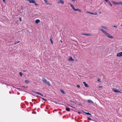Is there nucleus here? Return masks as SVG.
Returning <instances> with one entry per match:
<instances>
[{
  "instance_id": "72a5a7b5",
  "label": "nucleus",
  "mask_w": 122,
  "mask_h": 122,
  "mask_svg": "<svg viewBox=\"0 0 122 122\" xmlns=\"http://www.w3.org/2000/svg\"><path fill=\"white\" fill-rule=\"evenodd\" d=\"M88 119L89 120H91V119L90 117H88Z\"/></svg>"
},
{
  "instance_id": "4c0bfd02",
  "label": "nucleus",
  "mask_w": 122,
  "mask_h": 122,
  "mask_svg": "<svg viewBox=\"0 0 122 122\" xmlns=\"http://www.w3.org/2000/svg\"><path fill=\"white\" fill-rule=\"evenodd\" d=\"M73 2H75V0H71Z\"/></svg>"
},
{
  "instance_id": "79ce46f5",
  "label": "nucleus",
  "mask_w": 122,
  "mask_h": 122,
  "mask_svg": "<svg viewBox=\"0 0 122 122\" xmlns=\"http://www.w3.org/2000/svg\"><path fill=\"white\" fill-rule=\"evenodd\" d=\"M2 0L3 2H4L5 1V0Z\"/></svg>"
},
{
  "instance_id": "473e14b6",
  "label": "nucleus",
  "mask_w": 122,
  "mask_h": 122,
  "mask_svg": "<svg viewBox=\"0 0 122 122\" xmlns=\"http://www.w3.org/2000/svg\"><path fill=\"white\" fill-rule=\"evenodd\" d=\"M97 13H94V14L93 15H96L97 14Z\"/></svg>"
},
{
  "instance_id": "ea45409f",
  "label": "nucleus",
  "mask_w": 122,
  "mask_h": 122,
  "mask_svg": "<svg viewBox=\"0 0 122 122\" xmlns=\"http://www.w3.org/2000/svg\"><path fill=\"white\" fill-rule=\"evenodd\" d=\"M60 42H61V43H62V40H61L60 41Z\"/></svg>"
},
{
  "instance_id": "aec40b11",
  "label": "nucleus",
  "mask_w": 122,
  "mask_h": 122,
  "mask_svg": "<svg viewBox=\"0 0 122 122\" xmlns=\"http://www.w3.org/2000/svg\"><path fill=\"white\" fill-rule=\"evenodd\" d=\"M66 111L68 112L69 111H70V108L68 107L66 109Z\"/></svg>"
},
{
  "instance_id": "a19ab883",
  "label": "nucleus",
  "mask_w": 122,
  "mask_h": 122,
  "mask_svg": "<svg viewBox=\"0 0 122 122\" xmlns=\"http://www.w3.org/2000/svg\"><path fill=\"white\" fill-rule=\"evenodd\" d=\"M99 13L100 14H101V11L100 12H99Z\"/></svg>"
},
{
  "instance_id": "a18cd8bd",
  "label": "nucleus",
  "mask_w": 122,
  "mask_h": 122,
  "mask_svg": "<svg viewBox=\"0 0 122 122\" xmlns=\"http://www.w3.org/2000/svg\"><path fill=\"white\" fill-rule=\"evenodd\" d=\"M23 71L24 72H25V71Z\"/></svg>"
},
{
  "instance_id": "423d86ee",
  "label": "nucleus",
  "mask_w": 122,
  "mask_h": 122,
  "mask_svg": "<svg viewBox=\"0 0 122 122\" xmlns=\"http://www.w3.org/2000/svg\"><path fill=\"white\" fill-rule=\"evenodd\" d=\"M27 1H29L30 3H35V1L34 0H27Z\"/></svg>"
},
{
  "instance_id": "bb28decb",
  "label": "nucleus",
  "mask_w": 122,
  "mask_h": 122,
  "mask_svg": "<svg viewBox=\"0 0 122 122\" xmlns=\"http://www.w3.org/2000/svg\"><path fill=\"white\" fill-rule=\"evenodd\" d=\"M34 3L35 5H36V6H37V5H38L37 4H36V1H35V3Z\"/></svg>"
},
{
  "instance_id": "f03ea898",
  "label": "nucleus",
  "mask_w": 122,
  "mask_h": 122,
  "mask_svg": "<svg viewBox=\"0 0 122 122\" xmlns=\"http://www.w3.org/2000/svg\"><path fill=\"white\" fill-rule=\"evenodd\" d=\"M69 4L71 6V7L72 8V9L74 10L75 11H79V12H81V10L80 9H75L74 6H73V5L71 3H69Z\"/></svg>"
},
{
  "instance_id": "c756f323",
  "label": "nucleus",
  "mask_w": 122,
  "mask_h": 122,
  "mask_svg": "<svg viewBox=\"0 0 122 122\" xmlns=\"http://www.w3.org/2000/svg\"><path fill=\"white\" fill-rule=\"evenodd\" d=\"M113 27L115 28H117V26L116 25H114L113 26Z\"/></svg>"
},
{
  "instance_id": "c03bdc74",
  "label": "nucleus",
  "mask_w": 122,
  "mask_h": 122,
  "mask_svg": "<svg viewBox=\"0 0 122 122\" xmlns=\"http://www.w3.org/2000/svg\"><path fill=\"white\" fill-rule=\"evenodd\" d=\"M9 93H10V94H11V92H9Z\"/></svg>"
},
{
  "instance_id": "f257e3e1",
  "label": "nucleus",
  "mask_w": 122,
  "mask_h": 122,
  "mask_svg": "<svg viewBox=\"0 0 122 122\" xmlns=\"http://www.w3.org/2000/svg\"><path fill=\"white\" fill-rule=\"evenodd\" d=\"M99 30L101 31L105 35L109 38L112 39L113 38V36H111L109 33L104 30L102 29H100Z\"/></svg>"
},
{
  "instance_id": "58836bf2",
  "label": "nucleus",
  "mask_w": 122,
  "mask_h": 122,
  "mask_svg": "<svg viewBox=\"0 0 122 122\" xmlns=\"http://www.w3.org/2000/svg\"><path fill=\"white\" fill-rule=\"evenodd\" d=\"M41 95L42 96H43V95H42V94H41V95Z\"/></svg>"
},
{
  "instance_id": "7ed1b4c3",
  "label": "nucleus",
  "mask_w": 122,
  "mask_h": 122,
  "mask_svg": "<svg viewBox=\"0 0 122 122\" xmlns=\"http://www.w3.org/2000/svg\"><path fill=\"white\" fill-rule=\"evenodd\" d=\"M112 90L114 92H115L116 93L119 92L120 93H122V92H121L119 91L118 90L116 89H115L114 88H112Z\"/></svg>"
},
{
  "instance_id": "a878e982",
  "label": "nucleus",
  "mask_w": 122,
  "mask_h": 122,
  "mask_svg": "<svg viewBox=\"0 0 122 122\" xmlns=\"http://www.w3.org/2000/svg\"><path fill=\"white\" fill-rule=\"evenodd\" d=\"M25 82L26 83L29 82V81L27 80H25Z\"/></svg>"
},
{
  "instance_id": "a211bd4d",
  "label": "nucleus",
  "mask_w": 122,
  "mask_h": 122,
  "mask_svg": "<svg viewBox=\"0 0 122 122\" xmlns=\"http://www.w3.org/2000/svg\"><path fill=\"white\" fill-rule=\"evenodd\" d=\"M34 92L36 94H38L40 95H41V93H39V92Z\"/></svg>"
},
{
  "instance_id": "ddd939ff",
  "label": "nucleus",
  "mask_w": 122,
  "mask_h": 122,
  "mask_svg": "<svg viewBox=\"0 0 122 122\" xmlns=\"http://www.w3.org/2000/svg\"><path fill=\"white\" fill-rule=\"evenodd\" d=\"M40 21V20L39 19H37L35 20V22L36 24L38 23Z\"/></svg>"
},
{
  "instance_id": "4be33fe9",
  "label": "nucleus",
  "mask_w": 122,
  "mask_h": 122,
  "mask_svg": "<svg viewBox=\"0 0 122 122\" xmlns=\"http://www.w3.org/2000/svg\"><path fill=\"white\" fill-rule=\"evenodd\" d=\"M19 74L20 75V76H22L23 75V74L21 72H20L19 73Z\"/></svg>"
},
{
  "instance_id": "37998d69",
  "label": "nucleus",
  "mask_w": 122,
  "mask_h": 122,
  "mask_svg": "<svg viewBox=\"0 0 122 122\" xmlns=\"http://www.w3.org/2000/svg\"><path fill=\"white\" fill-rule=\"evenodd\" d=\"M55 103L56 104H57V103L56 102H55Z\"/></svg>"
},
{
  "instance_id": "dca6fc26",
  "label": "nucleus",
  "mask_w": 122,
  "mask_h": 122,
  "mask_svg": "<svg viewBox=\"0 0 122 122\" xmlns=\"http://www.w3.org/2000/svg\"><path fill=\"white\" fill-rule=\"evenodd\" d=\"M86 13H87L90 14H94V13L92 12H90L89 11H87L86 12Z\"/></svg>"
},
{
  "instance_id": "f704fd0d",
  "label": "nucleus",
  "mask_w": 122,
  "mask_h": 122,
  "mask_svg": "<svg viewBox=\"0 0 122 122\" xmlns=\"http://www.w3.org/2000/svg\"><path fill=\"white\" fill-rule=\"evenodd\" d=\"M70 102H73V103H75V102H74L73 101H71V100H70Z\"/></svg>"
},
{
  "instance_id": "412c9836",
  "label": "nucleus",
  "mask_w": 122,
  "mask_h": 122,
  "mask_svg": "<svg viewBox=\"0 0 122 122\" xmlns=\"http://www.w3.org/2000/svg\"><path fill=\"white\" fill-rule=\"evenodd\" d=\"M109 5L111 6H112V5L110 2L109 1L107 3Z\"/></svg>"
},
{
  "instance_id": "6e6552de",
  "label": "nucleus",
  "mask_w": 122,
  "mask_h": 122,
  "mask_svg": "<svg viewBox=\"0 0 122 122\" xmlns=\"http://www.w3.org/2000/svg\"><path fill=\"white\" fill-rule=\"evenodd\" d=\"M59 1L58 2V3H61L62 4H64V2L62 0H59Z\"/></svg>"
},
{
  "instance_id": "f8f14e48",
  "label": "nucleus",
  "mask_w": 122,
  "mask_h": 122,
  "mask_svg": "<svg viewBox=\"0 0 122 122\" xmlns=\"http://www.w3.org/2000/svg\"><path fill=\"white\" fill-rule=\"evenodd\" d=\"M45 83L47 84L48 86H50L51 85L50 84L49 81H47Z\"/></svg>"
},
{
  "instance_id": "cd10ccee",
  "label": "nucleus",
  "mask_w": 122,
  "mask_h": 122,
  "mask_svg": "<svg viewBox=\"0 0 122 122\" xmlns=\"http://www.w3.org/2000/svg\"><path fill=\"white\" fill-rule=\"evenodd\" d=\"M102 87H103L102 86H99V88H102Z\"/></svg>"
},
{
  "instance_id": "20e7f679",
  "label": "nucleus",
  "mask_w": 122,
  "mask_h": 122,
  "mask_svg": "<svg viewBox=\"0 0 122 122\" xmlns=\"http://www.w3.org/2000/svg\"><path fill=\"white\" fill-rule=\"evenodd\" d=\"M117 56L118 57L122 56V52L118 53L117 55Z\"/></svg>"
},
{
  "instance_id": "0eeeda50",
  "label": "nucleus",
  "mask_w": 122,
  "mask_h": 122,
  "mask_svg": "<svg viewBox=\"0 0 122 122\" xmlns=\"http://www.w3.org/2000/svg\"><path fill=\"white\" fill-rule=\"evenodd\" d=\"M120 2H116L114 1H112V2L115 5H120Z\"/></svg>"
},
{
  "instance_id": "9b49d317",
  "label": "nucleus",
  "mask_w": 122,
  "mask_h": 122,
  "mask_svg": "<svg viewBox=\"0 0 122 122\" xmlns=\"http://www.w3.org/2000/svg\"><path fill=\"white\" fill-rule=\"evenodd\" d=\"M83 83L84 84L85 86L86 87H88L89 86L85 82H83Z\"/></svg>"
},
{
  "instance_id": "7c9ffc66",
  "label": "nucleus",
  "mask_w": 122,
  "mask_h": 122,
  "mask_svg": "<svg viewBox=\"0 0 122 122\" xmlns=\"http://www.w3.org/2000/svg\"><path fill=\"white\" fill-rule=\"evenodd\" d=\"M105 0L107 3H108L109 1L108 0Z\"/></svg>"
},
{
  "instance_id": "2f4dec72",
  "label": "nucleus",
  "mask_w": 122,
  "mask_h": 122,
  "mask_svg": "<svg viewBox=\"0 0 122 122\" xmlns=\"http://www.w3.org/2000/svg\"><path fill=\"white\" fill-rule=\"evenodd\" d=\"M19 20H20V21H21L22 20H21V17H20V18H19Z\"/></svg>"
},
{
  "instance_id": "393cba45",
  "label": "nucleus",
  "mask_w": 122,
  "mask_h": 122,
  "mask_svg": "<svg viewBox=\"0 0 122 122\" xmlns=\"http://www.w3.org/2000/svg\"><path fill=\"white\" fill-rule=\"evenodd\" d=\"M76 86L78 87L79 88L80 87V86L79 85H76Z\"/></svg>"
},
{
  "instance_id": "09e8293b",
  "label": "nucleus",
  "mask_w": 122,
  "mask_h": 122,
  "mask_svg": "<svg viewBox=\"0 0 122 122\" xmlns=\"http://www.w3.org/2000/svg\"><path fill=\"white\" fill-rule=\"evenodd\" d=\"M78 113H80V112H78Z\"/></svg>"
},
{
  "instance_id": "4468645a",
  "label": "nucleus",
  "mask_w": 122,
  "mask_h": 122,
  "mask_svg": "<svg viewBox=\"0 0 122 122\" xmlns=\"http://www.w3.org/2000/svg\"><path fill=\"white\" fill-rule=\"evenodd\" d=\"M88 101L89 103L92 104L93 103V101L91 100H88Z\"/></svg>"
},
{
  "instance_id": "c85d7f7f",
  "label": "nucleus",
  "mask_w": 122,
  "mask_h": 122,
  "mask_svg": "<svg viewBox=\"0 0 122 122\" xmlns=\"http://www.w3.org/2000/svg\"><path fill=\"white\" fill-rule=\"evenodd\" d=\"M43 100H44V101H46L47 100L46 99H45L44 98H41Z\"/></svg>"
},
{
  "instance_id": "5701e85b",
  "label": "nucleus",
  "mask_w": 122,
  "mask_h": 122,
  "mask_svg": "<svg viewBox=\"0 0 122 122\" xmlns=\"http://www.w3.org/2000/svg\"><path fill=\"white\" fill-rule=\"evenodd\" d=\"M97 81H98L99 82H101V79L99 78H98V79L97 80Z\"/></svg>"
},
{
  "instance_id": "e433bc0d",
  "label": "nucleus",
  "mask_w": 122,
  "mask_h": 122,
  "mask_svg": "<svg viewBox=\"0 0 122 122\" xmlns=\"http://www.w3.org/2000/svg\"><path fill=\"white\" fill-rule=\"evenodd\" d=\"M19 41H18V42H17V43H15L14 44H16L17 43H19Z\"/></svg>"
},
{
  "instance_id": "6ab92c4d",
  "label": "nucleus",
  "mask_w": 122,
  "mask_h": 122,
  "mask_svg": "<svg viewBox=\"0 0 122 122\" xmlns=\"http://www.w3.org/2000/svg\"><path fill=\"white\" fill-rule=\"evenodd\" d=\"M61 92L63 94H65V93L64 91L62 89L61 90Z\"/></svg>"
},
{
  "instance_id": "b1692460",
  "label": "nucleus",
  "mask_w": 122,
  "mask_h": 122,
  "mask_svg": "<svg viewBox=\"0 0 122 122\" xmlns=\"http://www.w3.org/2000/svg\"><path fill=\"white\" fill-rule=\"evenodd\" d=\"M85 113L87 115H91V114L90 113H89V112H85Z\"/></svg>"
},
{
  "instance_id": "de8ad7c7",
  "label": "nucleus",
  "mask_w": 122,
  "mask_h": 122,
  "mask_svg": "<svg viewBox=\"0 0 122 122\" xmlns=\"http://www.w3.org/2000/svg\"><path fill=\"white\" fill-rule=\"evenodd\" d=\"M71 107H73L72 106H71Z\"/></svg>"
},
{
  "instance_id": "39448f33",
  "label": "nucleus",
  "mask_w": 122,
  "mask_h": 122,
  "mask_svg": "<svg viewBox=\"0 0 122 122\" xmlns=\"http://www.w3.org/2000/svg\"><path fill=\"white\" fill-rule=\"evenodd\" d=\"M81 34L82 35L87 36H90L91 35V34L90 33H82Z\"/></svg>"
},
{
  "instance_id": "9d476101",
  "label": "nucleus",
  "mask_w": 122,
  "mask_h": 122,
  "mask_svg": "<svg viewBox=\"0 0 122 122\" xmlns=\"http://www.w3.org/2000/svg\"><path fill=\"white\" fill-rule=\"evenodd\" d=\"M42 81L44 83H45V82L47 81L45 77H43L42 78Z\"/></svg>"
},
{
  "instance_id": "1a4fd4ad",
  "label": "nucleus",
  "mask_w": 122,
  "mask_h": 122,
  "mask_svg": "<svg viewBox=\"0 0 122 122\" xmlns=\"http://www.w3.org/2000/svg\"><path fill=\"white\" fill-rule=\"evenodd\" d=\"M68 61H74V59H72V57L70 56V57L68 59Z\"/></svg>"
},
{
  "instance_id": "f3484780",
  "label": "nucleus",
  "mask_w": 122,
  "mask_h": 122,
  "mask_svg": "<svg viewBox=\"0 0 122 122\" xmlns=\"http://www.w3.org/2000/svg\"><path fill=\"white\" fill-rule=\"evenodd\" d=\"M50 40L51 42V43L52 44H53V42L52 40V37H51L50 38Z\"/></svg>"
},
{
  "instance_id": "2eb2a0df",
  "label": "nucleus",
  "mask_w": 122,
  "mask_h": 122,
  "mask_svg": "<svg viewBox=\"0 0 122 122\" xmlns=\"http://www.w3.org/2000/svg\"><path fill=\"white\" fill-rule=\"evenodd\" d=\"M101 27L102 28L104 29H106L107 30L108 29L107 28L106 26H102Z\"/></svg>"
},
{
  "instance_id": "49530a36",
  "label": "nucleus",
  "mask_w": 122,
  "mask_h": 122,
  "mask_svg": "<svg viewBox=\"0 0 122 122\" xmlns=\"http://www.w3.org/2000/svg\"><path fill=\"white\" fill-rule=\"evenodd\" d=\"M121 26L122 27V25H121Z\"/></svg>"
},
{
  "instance_id": "c9c22d12",
  "label": "nucleus",
  "mask_w": 122,
  "mask_h": 122,
  "mask_svg": "<svg viewBox=\"0 0 122 122\" xmlns=\"http://www.w3.org/2000/svg\"><path fill=\"white\" fill-rule=\"evenodd\" d=\"M120 5H122V2H120Z\"/></svg>"
}]
</instances>
